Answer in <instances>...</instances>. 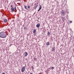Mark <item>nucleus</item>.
Masks as SVG:
<instances>
[{"label":"nucleus","mask_w":74,"mask_h":74,"mask_svg":"<svg viewBox=\"0 0 74 74\" xmlns=\"http://www.w3.org/2000/svg\"><path fill=\"white\" fill-rule=\"evenodd\" d=\"M7 37V34L5 32H2L0 33V37L4 38Z\"/></svg>","instance_id":"f257e3e1"},{"label":"nucleus","mask_w":74,"mask_h":74,"mask_svg":"<svg viewBox=\"0 0 74 74\" xmlns=\"http://www.w3.org/2000/svg\"><path fill=\"white\" fill-rule=\"evenodd\" d=\"M16 10V8L15 7L14 8V7H12L11 9V12H13L14 11V10Z\"/></svg>","instance_id":"f03ea898"},{"label":"nucleus","mask_w":74,"mask_h":74,"mask_svg":"<svg viewBox=\"0 0 74 74\" xmlns=\"http://www.w3.org/2000/svg\"><path fill=\"white\" fill-rule=\"evenodd\" d=\"M25 67L23 66L21 69L22 73H23L24 71H25Z\"/></svg>","instance_id":"7ed1b4c3"},{"label":"nucleus","mask_w":74,"mask_h":74,"mask_svg":"<svg viewBox=\"0 0 74 74\" xmlns=\"http://www.w3.org/2000/svg\"><path fill=\"white\" fill-rule=\"evenodd\" d=\"M62 15H63V16H64V15H66V14H65V10H63L62 11Z\"/></svg>","instance_id":"20e7f679"},{"label":"nucleus","mask_w":74,"mask_h":74,"mask_svg":"<svg viewBox=\"0 0 74 74\" xmlns=\"http://www.w3.org/2000/svg\"><path fill=\"white\" fill-rule=\"evenodd\" d=\"M2 21H3V22L5 23H7L8 22V20L7 19H3Z\"/></svg>","instance_id":"39448f33"},{"label":"nucleus","mask_w":74,"mask_h":74,"mask_svg":"<svg viewBox=\"0 0 74 74\" xmlns=\"http://www.w3.org/2000/svg\"><path fill=\"white\" fill-rule=\"evenodd\" d=\"M24 55L25 57H26L27 56V52H25V53H24Z\"/></svg>","instance_id":"423d86ee"},{"label":"nucleus","mask_w":74,"mask_h":74,"mask_svg":"<svg viewBox=\"0 0 74 74\" xmlns=\"http://www.w3.org/2000/svg\"><path fill=\"white\" fill-rule=\"evenodd\" d=\"M40 26V24L39 23H38L36 25V27H39Z\"/></svg>","instance_id":"0eeeda50"},{"label":"nucleus","mask_w":74,"mask_h":74,"mask_svg":"<svg viewBox=\"0 0 74 74\" xmlns=\"http://www.w3.org/2000/svg\"><path fill=\"white\" fill-rule=\"evenodd\" d=\"M39 6H40V7H39V9L38 10V11H39L41 9V8H42V7H41V5H39Z\"/></svg>","instance_id":"6e6552de"},{"label":"nucleus","mask_w":74,"mask_h":74,"mask_svg":"<svg viewBox=\"0 0 74 74\" xmlns=\"http://www.w3.org/2000/svg\"><path fill=\"white\" fill-rule=\"evenodd\" d=\"M36 29H34L33 30V33L34 34H36Z\"/></svg>","instance_id":"1a4fd4ad"},{"label":"nucleus","mask_w":74,"mask_h":74,"mask_svg":"<svg viewBox=\"0 0 74 74\" xmlns=\"http://www.w3.org/2000/svg\"><path fill=\"white\" fill-rule=\"evenodd\" d=\"M47 35L48 36H49L50 34H51V32H48L47 33Z\"/></svg>","instance_id":"9d476101"},{"label":"nucleus","mask_w":74,"mask_h":74,"mask_svg":"<svg viewBox=\"0 0 74 74\" xmlns=\"http://www.w3.org/2000/svg\"><path fill=\"white\" fill-rule=\"evenodd\" d=\"M50 44L49 43V42H47L46 44L47 45V46L49 45Z\"/></svg>","instance_id":"9b49d317"},{"label":"nucleus","mask_w":74,"mask_h":74,"mask_svg":"<svg viewBox=\"0 0 74 74\" xmlns=\"http://www.w3.org/2000/svg\"><path fill=\"white\" fill-rule=\"evenodd\" d=\"M55 48L53 47V48L52 49V51H55Z\"/></svg>","instance_id":"f8f14e48"},{"label":"nucleus","mask_w":74,"mask_h":74,"mask_svg":"<svg viewBox=\"0 0 74 74\" xmlns=\"http://www.w3.org/2000/svg\"><path fill=\"white\" fill-rule=\"evenodd\" d=\"M24 8L25 10H28V9L26 8V6L24 5Z\"/></svg>","instance_id":"ddd939ff"},{"label":"nucleus","mask_w":74,"mask_h":74,"mask_svg":"<svg viewBox=\"0 0 74 74\" xmlns=\"http://www.w3.org/2000/svg\"><path fill=\"white\" fill-rule=\"evenodd\" d=\"M62 20L63 21H64V17H63L62 18Z\"/></svg>","instance_id":"4468645a"},{"label":"nucleus","mask_w":74,"mask_h":74,"mask_svg":"<svg viewBox=\"0 0 74 74\" xmlns=\"http://www.w3.org/2000/svg\"><path fill=\"white\" fill-rule=\"evenodd\" d=\"M37 7H38V5H37L34 8V9L37 8Z\"/></svg>","instance_id":"2eb2a0df"},{"label":"nucleus","mask_w":74,"mask_h":74,"mask_svg":"<svg viewBox=\"0 0 74 74\" xmlns=\"http://www.w3.org/2000/svg\"><path fill=\"white\" fill-rule=\"evenodd\" d=\"M31 69H34V67H33V66H31Z\"/></svg>","instance_id":"dca6fc26"},{"label":"nucleus","mask_w":74,"mask_h":74,"mask_svg":"<svg viewBox=\"0 0 74 74\" xmlns=\"http://www.w3.org/2000/svg\"><path fill=\"white\" fill-rule=\"evenodd\" d=\"M70 23H72V22H73V21H70Z\"/></svg>","instance_id":"f3484780"},{"label":"nucleus","mask_w":74,"mask_h":74,"mask_svg":"<svg viewBox=\"0 0 74 74\" xmlns=\"http://www.w3.org/2000/svg\"><path fill=\"white\" fill-rule=\"evenodd\" d=\"M55 69V68L54 67H52V70H53V69Z\"/></svg>","instance_id":"a211bd4d"},{"label":"nucleus","mask_w":74,"mask_h":74,"mask_svg":"<svg viewBox=\"0 0 74 74\" xmlns=\"http://www.w3.org/2000/svg\"><path fill=\"white\" fill-rule=\"evenodd\" d=\"M28 8H30V6H29V5L28 6Z\"/></svg>","instance_id":"6ab92c4d"},{"label":"nucleus","mask_w":74,"mask_h":74,"mask_svg":"<svg viewBox=\"0 0 74 74\" xmlns=\"http://www.w3.org/2000/svg\"><path fill=\"white\" fill-rule=\"evenodd\" d=\"M26 27H24V29L25 30H26Z\"/></svg>","instance_id":"aec40b11"},{"label":"nucleus","mask_w":74,"mask_h":74,"mask_svg":"<svg viewBox=\"0 0 74 74\" xmlns=\"http://www.w3.org/2000/svg\"><path fill=\"white\" fill-rule=\"evenodd\" d=\"M34 60H36V58H34Z\"/></svg>","instance_id":"412c9836"},{"label":"nucleus","mask_w":74,"mask_h":74,"mask_svg":"<svg viewBox=\"0 0 74 74\" xmlns=\"http://www.w3.org/2000/svg\"><path fill=\"white\" fill-rule=\"evenodd\" d=\"M13 7L12 5H11V7Z\"/></svg>","instance_id":"4be33fe9"},{"label":"nucleus","mask_w":74,"mask_h":74,"mask_svg":"<svg viewBox=\"0 0 74 74\" xmlns=\"http://www.w3.org/2000/svg\"><path fill=\"white\" fill-rule=\"evenodd\" d=\"M35 5H37V4L36 3H35Z\"/></svg>","instance_id":"5701e85b"},{"label":"nucleus","mask_w":74,"mask_h":74,"mask_svg":"<svg viewBox=\"0 0 74 74\" xmlns=\"http://www.w3.org/2000/svg\"><path fill=\"white\" fill-rule=\"evenodd\" d=\"M30 74H33V73H30Z\"/></svg>","instance_id":"b1692460"}]
</instances>
